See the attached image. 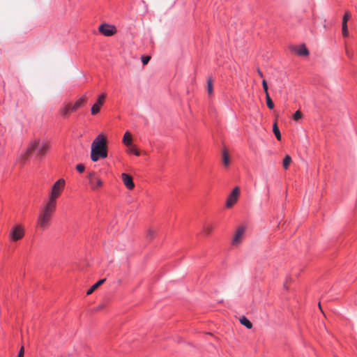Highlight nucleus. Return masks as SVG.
Masks as SVG:
<instances>
[{
  "instance_id": "nucleus-2",
  "label": "nucleus",
  "mask_w": 357,
  "mask_h": 357,
  "mask_svg": "<svg viewBox=\"0 0 357 357\" xmlns=\"http://www.w3.org/2000/svg\"><path fill=\"white\" fill-rule=\"evenodd\" d=\"M107 156V139L102 135H99L92 142L91 158L93 162Z\"/></svg>"
},
{
  "instance_id": "nucleus-9",
  "label": "nucleus",
  "mask_w": 357,
  "mask_h": 357,
  "mask_svg": "<svg viewBox=\"0 0 357 357\" xmlns=\"http://www.w3.org/2000/svg\"><path fill=\"white\" fill-rule=\"evenodd\" d=\"M98 30L101 33L106 36H111L116 31L115 26L107 24H101L99 26Z\"/></svg>"
},
{
  "instance_id": "nucleus-14",
  "label": "nucleus",
  "mask_w": 357,
  "mask_h": 357,
  "mask_svg": "<svg viewBox=\"0 0 357 357\" xmlns=\"http://www.w3.org/2000/svg\"><path fill=\"white\" fill-rule=\"evenodd\" d=\"M132 135L130 132L127 131L124 134V136L123 137V143L126 146H130L132 144Z\"/></svg>"
},
{
  "instance_id": "nucleus-18",
  "label": "nucleus",
  "mask_w": 357,
  "mask_h": 357,
  "mask_svg": "<svg viewBox=\"0 0 357 357\" xmlns=\"http://www.w3.org/2000/svg\"><path fill=\"white\" fill-rule=\"evenodd\" d=\"M71 105H67L60 110V113L63 117H66L70 112H71Z\"/></svg>"
},
{
  "instance_id": "nucleus-13",
  "label": "nucleus",
  "mask_w": 357,
  "mask_h": 357,
  "mask_svg": "<svg viewBox=\"0 0 357 357\" xmlns=\"http://www.w3.org/2000/svg\"><path fill=\"white\" fill-rule=\"evenodd\" d=\"M222 160L225 167H228L230 164V157L226 148H224L222 151Z\"/></svg>"
},
{
  "instance_id": "nucleus-25",
  "label": "nucleus",
  "mask_w": 357,
  "mask_h": 357,
  "mask_svg": "<svg viewBox=\"0 0 357 357\" xmlns=\"http://www.w3.org/2000/svg\"><path fill=\"white\" fill-rule=\"evenodd\" d=\"M207 91L209 95H211L213 93V83L212 79H208L207 82Z\"/></svg>"
},
{
  "instance_id": "nucleus-7",
  "label": "nucleus",
  "mask_w": 357,
  "mask_h": 357,
  "mask_svg": "<svg viewBox=\"0 0 357 357\" xmlns=\"http://www.w3.org/2000/svg\"><path fill=\"white\" fill-rule=\"evenodd\" d=\"M24 236V230L22 225H16L10 230V238L13 241H17L22 238Z\"/></svg>"
},
{
  "instance_id": "nucleus-6",
  "label": "nucleus",
  "mask_w": 357,
  "mask_h": 357,
  "mask_svg": "<svg viewBox=\"0 0 357 357\" xmlns=\"http://www.w3.org/2000/svg\"><path fill=\"white\" fill-rule=\"evenodd\" d=\"M240 195V188L235 187L227 199L226 207L231 208L238 201Z\"/></svg>"
},
{
  "instance_id": "nucleus-21",
  "label": "nucleus",
  "mask_w": 357,
  "mask_h": 357,
  "mask_svg": "<svg viewBox=\"0 0 357 357\" xmlns=\"http://www.w3.org/2000/svg\"><path fill=\"white\" fill-rule=\"evenodd\" d=\"M128 148V152L134 153L135 155L139 156L140 152L137 149L135 145L132 144L127 146Z\"/></svg>"
},
{
  "instance_id": "nucleus-5",
  "label": "nucleus",
  "mask_w": 357,
  "mask_h": 357,
  "mask_svg": "<svg viewBox=\"0 0 357 357\" xmlns=\"http://www.w3.org/2000/svg\"><path fill=\"white\" fill-rule=\"evenodd\" d=\"M88 178L91 189L93 191L98 190L103 185L102 179L96 175L94 172H89Z\"/></svg>"
},
{
  "instance_id": "nucleus-3",
  "label": "nucleus",
  "mask_w": 357,
  "mask_h": 357,
  "mask_svg": "<svg viewBox=\"0 0 357 357\" xmlns=\"http://www.w3.org/2000/svg\"><path fill=\"white\" fill-rule=\"evenodd\" d=\"M55 209L56 207L45 204L37 218V228L38 229L45 231L49 227Z\"/></svg>"
},
{
  "instance_id": "nucleus-11",
  "label": "nucleus",
  "mask_w": 357,
  "mask_h": 357,
  "mask_svg": "<svg viewBox=\"0 0 357 357\" xmlns=\"http://www.w3.org/2000/svg\"><path fill=\"white\" fill-rule=\"evenodd\" d=\"M121 178L124 185L126 186L128 189L132 190L135 188V184L132 181V178L130 175L126 173H123L121 174Z\"/></svg>"
},
{
  "instance_id": "nucleus-10",
  "label": "nucleus",
  "mask_w": 357,
  "mask_h": 357,
  "mask_svg": "<svg viewBox=\"0 0 357 357\" xmlns=\"http://www.w3.org/2000/svg\"><path fill=\"white\" fill-rule=\"evenodd\" d=\"M245 227L243 226H240L237 228L236 231L235 233L234 237L232 241L233 245H238L241 242V240L245 233Z\"/></svg>"
},
{
  "instance_id": "nucleus-24",
  "label": "nucleus",
  "mask_w": 357,
  "mask_h": 357,
  "mask_svg": "<svg viewBox=\"0 0 357 357\" xmlns=\"http://www.w3.org/2000/svg\"><path fill=\"white\" fill-rule=\"evenodd\" d=\"M266 104H267L268 107L271 109H273L274 104H273V102L271 100L269 94H267V96H266Z\"/></svg>"
},
{
  "instance_id": "nucleus-28",
  "label": "nucleus",
  "mask_w": 357,
  "mask_h": 357,
  "mask_svg": "<svg viewBox=\"0 0 357 357\" xmlns=\"http://www.w3.org/2000/svg\"><path fill=\"white\" fill-rule=\"evenodd\" d=\"M302 116H303L302 113L298 110L295 112L293 118L295 121H298V120L301 119L302 118Z\"/></svg>"
},
{
  "instance_id": "nucleus-31",
  "label": "nucleus",
  "mask_w": 357,
  "mask_h": 357,
  "mask_svg": "<svg viewBox=\"0 0 357 357\" xmlns=\"http://www.w3.org/2000/svg\"><path fill=\"white\" fill-rule=\"evenodd\" d=\"M76 169L79 172H83L85 169V167L83 164H78L76 166Z\"/></svg>"
},
{
  "instance_id": "nucleus-34",
  "label": "nucleus",
  "mask_w": 357,
  "mask_h": 357,
  "mask_svg": "<svg viewBox=\"0 0 357 357\" xmlns=\"http://www.w3.org/2000/svg\"><path fill=\"white\" fill-rule=\"evenodd\" d=\"M257 73H258V75H259L261 77H263V73H261V71L259 69H258V70H257Z\"/></svg>"
},
{
  "instance_id": "nucleus-17",
  "label": "nucleus",
  "mask_w": 357,
  "mask_h": 357,
  "mask_svg": "<svg viewBox=\"0 0 357 357\" xmlns=\"http://www.w3.org/2000/svg\"><path fill=\"white\" fill-rule=\"evenodd\" d=\"M240 322L242 325L245 326L247 328H252V324L245 317H243L240 319Z\"/></svg>"
},
{
  "instance_id": "nucleus-12",
  "label": "nucleus",
  "mask_w": 357,
  "mask_h": 357,
  "mask_svg": "<svg viewBox=\"0 0 357 357\" xmlns=\"http://www.w3.org/2000/svg\"><path fill=\"white\" fill-rule=\"evenodd\" d=\"M87 101V98L85 95H83L79 99H78L75 103L71 106V112L77 110L79 107L83 106Z\"/></svg>"
},
{
  "instance_id": "nucleus-15",
  "label": "nucleus",
  "mask_w": 357,
  "mask_h": 357,
  "mask_svg": "<svg viewBox=\"0 0 357 357\" xmlns=\"http://www.w3.org/2000/svg\"><path fill=\"white\" fill-rule=\"evenodd\" d=\"M105 279H102L98 281L87 291L86 294H91L96 289H98L100 285H102L105 282Z\"/></svg>"
},
{
  "instance_id": "nucleus-16",
  "label": "nucleus",
  "mask_w": 357,
  "mask_h": 357,
  "mask_svg": "<svg viewBox=\"0 0 357 357\" xmlns=\"http://www.w3.org/2000/svg\"><path fill=\"white\" fill-rule=\"evenodd\" d=\"M296 52L300 56H307L309 54V51L305 45H302L301 46H300L298 48Z\"/></svg>"
},
{
  "instance_id": "nucleus-23",
  "label": "nucleus",
  "mask_w": 357,
  "mask_h": 357,
  "mask_svg": "<svg viewBox=\"0 0 357 357\" xmlns=\"http://www.w3.org/2000/svg\"><path fill=\"white\" fill-rule=\"evenodd\" d=\"M213 229V227L212 225H205L203 229V233L205 235H209L212 232Z\"/></svg>"
},
{
  "instance_id": "nucleus-29",
  "label": "nucleus",
  "mask_w": 357,
  "mask_h": 357,
  "mask_svg": "<svg viewBox=\"0 0 357 357\" xmlns=\"http://www.w3.org/2000/svg\"><path fill=\"white\" fill-rule=\"evenodd\" d=\"M262 86H263L264 91L265 92V94H266V96H267V94H269L268 91V88L267 82L265 79L262 80Z\"/></svg>"
},
{
  "instance_id": "nucleus-22",
  "label": "nucleus",
  "mask_w": 357,
  "mask_h": 357,
  "mask_svg": "<svg viewBox=\"0 0 357 357\" xmlns=\"http://www.w3.org/2000/svg\"><path fill=\"white\" fill-rule=\"evenodd\" d=\"M351 13L349 11H346L342 18V26L347 25V22L351 18Z\"/></svg>"
},
{
  "instance_id": "nucleus-27",
  "label": "nucleus",
  "mask_w": 357,
  "mask_h": 357,
  "mask_svg": "<svg viewBox=\"0 0 357 357\" xmlns=\"http://www.w3.org/2000/svg\"><path fill=\"white\" fill-rule=\"evenodd\" d=\"M345 52L347 56L349 59H352L354 57V52L351 50H349L347 46H345Z\"/></svg>"
},
{
  "instance_id": "nucleus-33",
  "label": "nucleus",
  "mask_w": 357,
  "mask_h": 357,
  "mask_svg": "<svg viewBox=\"0 0 357 357\" xmlns=\"http://www.w3.org/2000/svg\"><path fill=\"white\" fill-rule=\"evenodd\" d=\"M153 234H154V231H152V230H149V235L150 236H151V237H152V236H153Z\"/></svg>"
},
{
  "instance_id": "nucleus-32",
  "label": "nucleus",
  "mask_w": 357,
  "mask_h": 357,
  "mask_svg": "<svg viewBox=\"0 0 357 357\" xmlns=\"http://www.w3.org/2000/svg\"><path fill=\"white\" fill-rule=\"evenodd\" d=\"M24 348L23 346H22L20 349V351L18 353L17 357H24Z\"/></svg>"
},
{
  "instance_id": "nucleus-4",
  "label": "nucleus",
  "mask_w": 357,
  "mask_h": 357,
  "mask_svg": "<svg viewBox=\"0 0 357 357\" xmlns=\"http://www.w3.org/2000/svg\"><path fill=\"white\" fill-rule=\"evenodd\" d=\"M64 186H65L64 179H63V178L59 179L53 185L50 195L49 200L46 204L56 207V200L61 194Z\"/></svg>"
},
{
  "instance_id": "nucleus-1",
  "label": "nucleus",
  "mask_w": 357,
  "mask_h": 357,
  "mask_svg": "<svg viewBox=\"0 0 357 357\" xmlns=\"http://www.w3.org/2000/svg\"><path fill=\"white\" fill-rule=\"evenodd\" d=\"M50 149V143L48 140L36 138L32 139L24 153H22L20 160L24 162L29 156L33 153H36V156L44 157Z\"/></svg>"
},
{
  "instance_id": "nucleus-8",
  "label": "nucleus",
  "mask_w": 357,
  "mask_h": 357,
  "mask_svg": "<svg viewBox=\"0 0 357 357\" xmlns=\"http://www.w3.org/2000/svg\"><path fill=\"white\" fill-rule=\"evenodd\" d=\"M106 98L105 93H102L98 96L96 102L93 105L91 112L92 115H96L100 112L101 106L103 105Z\"/></svg>"
},
{
  "instance_id": "nucleus-35",
  "label": "nucleus",
  "mask_w": 357,
  "mask_h": 357,
  "mask_svg": "<svg viewBox=\"0 0 357 357\" xmlns=\"http://www.w3.org/2000/svg\"><path fill=\"white\" fill-rule=\"evenodd\" d=\"M319 307L321 310H322L320 303H319Z\"/></svg>"
},
{
  "instance_id": "nucleus-20",
  "label": "nucleus",
  "mask_w": 357,
  "mask_h": 357,
  "mask_svg": "<svg viewBox=\"0 0 357 357\" xmlns=\"http://www.w3.org/2000/svg\"><path fill=\"white\" fill-rule=\"evenodd\" d=\"M291 162V157L289 155H287L284 160H283V162H282V165H283V167L285 169H287L290 163Z\"/></svg>"
},
{
  "instance_id": "nucleus-30",
  "label": "nucleus",
  "mask_w": 357,
  "mask_h": 357,
  "mask_svg": "<svg viewBox=\"0 0 357 357\" xmlns=\"http://www.w3.org/2000/svg\"><path fill=\"white\" fill-rule=\"evenodd\" d=\"M150 59H151L150 56H143L142 57V62L144 65H146L149 62Z\"/></svg>"
},
{
  "instance_id": "nucleus-19",
  "label": "nucleus",
  "mask_w": 357,
  "mask_h": 357,
  "mask_svg": "<svg viewBox=\"0 0 357 357\" xmlns=\"http://www.w3.org/2000/svg\"><path fill=\"white\" fill-rule=\"evenodd\" d=\"M273 132H274L277 139L280 140L281 139V133H280V131L279 130V128H278L276 122L273 124Z\"/></svg>"
},
{
  "instance_id": "nucleus-26",
  "label": "nucleus",
  "mask_w": 357,
  "mask_h": 357,
  "mask_svg": "<svg viewBox=\"0 0 357 357\" xmlns=\"http://www.w3.org/2000/svg\"><path fill=\"white\" fill-rule=\"evenodd\" d=\"M342 32L344 37H347L349 36L347 25L342 26Z\"/></svg>"
}]
</instances>
